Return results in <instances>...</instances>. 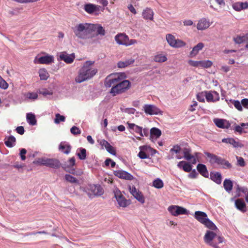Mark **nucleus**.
Segmentation results:
<instances>
[{
    "label": "nucleus",
    "mask_w": 248,
    "mask_h": 248,
    "mask_svg": "<svg viewBox=\"0 0 248 248\" xmlns=\"http://www.w3.org/2000/svg\"><path fill=\"white\" fill-rule=\"evenodd\" d=\"M213 121L216 125L220 128L228 129L231 126L229 121L225 119L216 118L214 119Z\"/></svg>",
    "instance_id": "2eb2a0df"
},
{
    "label": "nucleus",
    "mask_w": 248,
    "mask_h": 248,
    "mask_svg": "<svg viewBox=\"0 0 248 248\" xmlns=\"http://www.w3.org/2000/svg\"><path fill=\"white\" fill-rule=\"evenodd\" d=\"M205 91L199 93L197 94V100L201 102H204L205 99L204 97H205Z\"/></svg>",
    "instance_id": "09e8293b"
},
{
    "label": "nucleus",
    "mask_w": 248,
    "mask_h": 248,
    "mask_svg": "<svg viewBox=\"0 0 248 248\" xmlns=\"http://www.w3.org/2000/svg\"><path fill=\"white\" fill-rule=\"evenodd\" d=\"M70 132L74 135H79L81 133V131L79 128L76 126H73L71 128Z\"/></svg>",
    "instance_id": "6e6d98bb"
},
{
    "label": "nucleus",
    "mask_w": 248,
    "mask_h": 248,
    "mask_svg": "<svg viewBox=\"0 0 248 248\" xmlns=\"http://www.w3.org/2000/svg\"><path fill=\"white\" fill-rule=\"evenodd\" d=\"M75 58L74 53L68 54L66 52L63 51L61 52L58 60L63 61L66 63H71L73 62Z\"/></svg>",
    "instance_id": "f8f14e48"
},
{
    "label": "nucleus",
    "mask_w": 248,
    "mask_h": 248,
    "mask_svg": "<svg viewBox=\"0 0 248 248\" xmlns=\"http://www.w3.org/2000/svg\"><path fill=\"white\" fill-rule=\"evenodd\" d=\"M203 224L208 229L212 230L215 231L217 230V227L216 225L208 218L205 220V221L203 223Z\"/></svg>",
    "instance_id": "f704fd0d"
},
{
    "label": "nucleus",
    "mask_w": 248,
    "mask_h": 248,
    "mask_svg": "<svg viewBox=\"0 0 248 248\" xmlns=\"http://www.w3.org/2000/svg\"><path fill=\"white\" fill-rule=\"evenodd\" d=\"M205 98L208 102H215V99L214 98V93L212 91H205Z\"/></svg>",
    "instance_id": "79ce46f5"
},
{
    "label": "nucleus",
    "mask_w": 248,
    "mask_h": 248,
    "mask_svg": "<svg viewBox=\"0 0 248 248\" xmlns=\"http://www.w3.org/2000/svg\"><path fill=\"white\" fill-rule=\"evenodd\" d=\"M95 25V30L96 31V32L97 34L104 36L105 34V31L103 27L100 25Z\"/></svg>",
    "instance_id": "49530a36"
},
{
    "label": "nucleus",
    "mask_w": 248,
    "mask_h": 248,
    "mask_svg": "<svg viewBox=\"0 0 248 248\" xmlns=\"http://www.w3.org/2000/svg\"><path fill=\"white\" fill-rule=\"evenodd\" d=\"M204 154L208 158L210 159L209 162L211 164H217L220 156L206 151L204 152Z\"/></svg>",
    "instance_id": "b1692460"
},
{
    "label": "nucleus",
    "mask_w": 248,
    "mask_h": 248,
    "mask_svg": "<svg viewBox=\"0 0 248 248\" xmlns=\"http://www.w3.org/2000/svg\"><path fill=\"white\" fill-rule=\"evenodd\" d=\"M115 40L119 45L128 46V44H127V41H129L128 37L125 34L120 33L116 35L115 37Z\"/></svg>",
    "instance_id": "dca6fc26"
},
{
    "label": "nucleus",
    "mask_w": 248,
    "mask_h": 248,
    "mask_svg": "<svg viewBox=\"0 0 248 248\" xmlns=\"http://www.w3.org/2000/svg\"><path fill=\"white\" fill-rule=\"evenodd\" d=\"M232 8L236 11L248 8V2H237L233 4Z\"/></svg>",
    "instance_id": "a878e982"
},
{
    "label": "nucleus",
    "mask_w": 248,
    "mask_h": 248,
    "mask_svg": "<svg viewBox=\"0 0 248 248\" xmlns=\"http://www.w3.org/2000/svg\"><path fill=\"white\" fill-rule=\"evenodd\" d=\"M212 62L211 61H201L200 67L209 68L212 65Z\"/></svg>",
    "instance_id": "de8ad7c7"
},
{
    "label": "nucleus",
    "mask_w": 248,
    "mask_h": 248,
    "mask_svg": "<svg viewBox=\"0 0 248 248\" xmlns=\"http://www.w3.org/2000/svg\"><path fill=\"white\" fill-rule=\"evenodd\" d=\"M194 217L202 224L208 218L207 215L205 212L200 211L195 212Z\"/></svg>",
    "instance_id": "412c9836"
},
{
    "label": "nucleus",
    "mask_w": 248,
    "mask_h": 248,
    "mask_svg": "<svg viewBox=\"0 0 248 248\" xmlns=\"http://www.w3.org/2000/svg\"><path fill=\"white\" fill-rule=\"evenodd\" d=\"M84 9L89 14H94L97 16L100 13V11H103L104 8H102L99 5L89 3L84 5Z\"/></svg>",
    "instance_id": "0eeeda50"
},
{
    "label": "nucleus",
    "mask_w": 248,
    "mask_h": 248,
    "mask_svg": "<svg viewBox=\"0 0 248 248\" xmlns=\"http://www.w3.org/2000/svg\"><path fill=\"white\" fill-rule=\"evenodd\" d=\"M76 155L80 160H85L87 157L86 149L82 147L78 148L77 149Z\"/></svg>",
    "instance_id": "2f4dec72"
},
{
    "label": "nucleus",
    "mask_w": 248,
    "mask_h": 248,
    "mask_svg": "<svg viewBox=\"0 0 248 248\" xmlns=\"http://www.w3.org/2000/svg\"><path fill=\"white\" fill-rule=\"evenodd\" d=\"M39 76L41 80H46L49 77V75L45 69L42 68L39 71Z\"/></svg>",
    "instance_id": "72a5a7b5"
},
{
    "label": "nucleus",
    "mask_w": 248,
    "mask_h": 248,
    "mask_svg": "<svg viewBox=\"0 0 248 248\" xmlns=\"http://www.w3.org/2000/svg\"><path fill=\"white\" fill-rule=\"evenodd\" d=\"M75 161L74 157L69 158L67 161H64L62 163H61L60 161L57 159L38 158L33 161V163L43 165L53 169H58L62 167L66 172L72 174H77L75 169L73 168L75 165Z\"/></svg>",
    "instance_id": "f03ea898"
},
{
    "label": "nucleus",
    "mask_w": 248,
    "mask_h": 248,
    "mask_svg": "<svg viewBox=\"0 0 248 248\" xmlns=\"http://www.w3.org/2000/svg\"><path fill=\"white\" fill-rule=\"evenodd\" d=\"M88 195L90 198H93L95 196H100L104 193V190L99 184H93L89 185L87 189L83 190Z\"/></svg>",
    "instance_id": "39448f33"
},
{
    "label": "nucleus",
    "mask_w": 248,
    "mask_h": 248,
    "mask_svg": "<svg viewBox=\"0 0 248 248\" xmlns=\"http://www.w3.org/2000/svg\"><path fill=\"white\" fill-rule=\"evenodd\" d=\"M26 96L28 99L35 100L38 98V94L36 93L29 92L26 94Z\"/></svg>",
    "instance_id": "5fc2aeb1"
},
{
    "label": "nucleus",
    "mask_w": 248,
    "mask_h": 248,
    "mask_svg": "<svg viewBox=\"0 0 248 248\" xmlns=\"http://www.w3.org/2000/svg\"><path fill=\"white\" fill-rule=\"evenodd\" d=\"M114 196L120 206L125 207L129 204L128 201L125 198L119 190L117 189L114 191Z\"/></svg>",
    "instance_id": "1a4fd4ad"
},
{
    "label": "nucleus",
    "mask_w": 248,
    "mask_h": 248,
    "mask_svg": "<svg viewBox=\"0 0 248 248\" xmlns=\"http://www.w3.org/2000/svg\"><path fill=\"white\" fill-rule=\"evenodd\" d=\"M222 178V175L219 172L212 171L210 172V179L217 185L221 184Z\"/></svg>",
    "instance_id": "a211bd4d"
},
{
    "label": "nucleus",
    "mask_w": 248,
    "mask_h": 248,
    "mask_svg": "<svg viewBox=\"0 0 248 248\" xmlns=\"http://www.w3.org/2000/svg\"><path fill=\"white\" fill-rule=\"evenodd\" d=\"M177 212V216L180 215H188L189 213V211H188L186 209L178 205Z\"/></svg>",
    "instance_id": "a18cd8bd"
},
{
    "label": "nucleus",
    "mask_w": 248,
    "mask_h": 248,
    "mask_svg": "<svg viewBox=\"0 0 248 248\" xmlns=\"http://www.w3.org/2000/svg\"><path fill=\"white\" fill-rule=\"evenodd\" d=\"M223 187L227 192L230 193L232 189V181L230 179H225L223 182Z\"/></svg>",
    "instance_id": "c756f323"
},
{
    "label": "nucleus",
    "mask_w": 248,
    "mask_h": 248,
    "mask_svg": "<svg viewBox=\"0 0 248 248\" xmlns=\"http://www.w3.org/2000/svg\"><path fill=\"white\" fill-rule=\"evenodd\" d=\"M177 205H171L168 208V211L172 215L174 216H177Z\"/></svg>",
    "instance_id": "603ef678"
},
{
    "label": "nucleus",
    "mask_w": 248,
    "mask_h": 248,
    "mask_svg": "<svg viewBox=\"0 0 248 248\" xmlns=\"http://www.w3.org/2000/svg\"><path fill=\"white\" fill-rule=\"evenodd\" d=\"M243 38L244 37H242V36H237L233 38V40L236 44H240L245 42V40L243 39Z\"/></svg>",
    "instance_id": "e2e57ef3"
},
{
    "label": "nucleus",
    "mask_w": 248,
    "mask_h": 248,
    "mask_svg": "<svg viewBox=\"0 0 248 248\" xmlns=\"http://www.w3.org/2000/svg\"><path fill=\"white\" fill-rule=\"evenodd\" d=\"M54 61L53 56L46 55L40 57H36L34 60L35 63L49 64L53 62Z\"/></svg>",
    "instance_id": "9d476101"
},
{
    "label": "nucleus",
    "mask_w": 248,
    "mask_h": 248,
    "mask_svg": "<svg viewBox=\"0 0 248 248\" xmlns=\"http://www.w3.org/2000/svg\"><path fill=\"white\" fill-rule=\"evenodd\" d=\"M134 62V60L132 59H129L124 62L120 61L117 63V66L119 68H124Z\"/></svg>",
    "instance_id": "c9c22d12"
},
{
    "label": "nucleus",
    "mask_w": 248,
    "mask_h": 248,
    "mask_svg": "<svg viewBox=\"0 0 248 248\" xmlns=\"http://www.w3.org/2000/svg\"><path fill=\"white\" fill-rule=\"evenodd\" d=\"M182 169L186 172H189L191 170L192 165L185 161L184 165L182 166Z\"/></svg>",
    "instance_id": "864d4df0"
},
{
    "label": "nucleus",
    "mask_w": 248,
    "mask_h": 248,
    "mask_svg": "<svg viewBox=\"0 0 248 248\" xmlns=\"http://www.w3.org/2000/svg\"><path fill=\"white\" fill-rule=\"evenodd\" d=\"M235 206L238 210L243 213L247 211L246 204L244 201L242 199H238L235 200Z\"/></svg>",
    "instance_id": "5701e85b"
},
{
    "label": "nucleus",
    "mask_w": 248,
    "mask_h": 248,
    "mask_svg": "<svg viewBox=\"0 0 248 248\" xmlns=\"http://www.w3.org/2000/svg\"><path fill=\"white\" fill-rule=\"evenodd\" d=\"M130 191L131 194L138 201L141 203H144L145 200L143 194L139 190H137L134 186H133L132 188L130 187Z\"/></svg>",
    "instance_id": "4468645a"
},
{
    "label": "nucleus",
    "mask_w": 248,
    "mask_h": 248,
    "mask_svg": "<svg viewBox=\"0 0 248 248\" xmlns=\"http://www.w3.org/2000/svg\"><path fill=\"white\" fill-rule=\"evenodd\" d=\"M105 149L107 152L112 155H115L116 154L115 149L111 145H109L108 147H106Z\"/></svg>",
    "instance_id": "680f3d73"
},
{
    "label": "nucleus",
    "mask_w": 248,
    "mask_h": 248,
    "mask_svg": "<svg viewBox=\"0 0 248 248\" xmlns=\"http://www.w3.org/2000/svg\"><path fill=\"white\" fill-rule=\"evenodd\" d=\"M27 121L31 125H35L37 124V121L34 114L30 112L27 113Z\"/></svg>",
    "instance_id": "7c9ffc66"
},
{
    "label": "nucleus",
    "mask_w": 248,
    "mask_h": 248,
    "mask_svg": "<svg viewBox=\"0 0 248 248\" xmlns=\"http://www.w3.org/2000/svg\"><path fill=\"white\" fill-rule=\"evenodd\" d=\"M138 156L140 159H147L149 158L150 157L149 155L147 154L146 152L140 150L138 154Z\"/></svg>",
    "instance_id": "bf43d9fd"
},
{
    "label": "nucleus",
    "mask_w": 248,
    "mask_h": 248,
    "mask_svg": "<svg viewBox=\"0 0 248 248\" xmlns=\"http://www.w3.org/2000/svg\"><path fill=\"white\" fill-rule=\"evenodd\" d=\"M217 234L215 232L208 230L206 231L203 240L204 242L214 248H220L216 242Z\"/></svg>",
    "instance_id": "423d86ee"
},
{
    "label": "nucleus",
    "mask_w": 248,
    "mask_h": 248,
    "mask_svg": "<svg viewBox=\"0 0 248 248\" xmlns=\"http://www.w3.org/2000/svg\"><path fill=\"white\" fill-rule=\"evenodd\" d=\"M210 26L209 20L205 18H202L199 20L197 28L198 30H204L209 28Z\"/></svg>",
    "instance_id": "6ab92c4d"
},
{
    "label": "nucleus",
    "mask_w": 248,
    "mask_h": 248,
    "mask_svg": "<svg viewBox=\"0 0 248 248\" xmlns=\"http://www.w3.org/2000/svg\"><path fill=\"white\" fill-rule=\"evenodd\" d=\"M230 102L233 104L235 108L239 111L243 110V107H242L241 101L240 102L239 100H234L232 99L230 100Z\"/></svg>",
    "instance_id": "37998d69"
},
{
    "label": "nucleus",
    "mask_w": 248,
    "mask_h": 248,
    "mask_svg": "<svg viewBox=\"0 0 248 248\" xmlns=\"http://www.w3.org/2000/svg\"><path fill=\"white\" fill-rule=\"evenodd\" d=\"M125 73H114L109 74L105 79L104 84L106 88L111 87L109 93L113 96L122 94L131 87V82L125 79Z\"/></svg>",
    "instance_id": "f257e3e1"
},
{
    "label": "nucleus",
    "mask_w": 248,
    "mask_h": 248,
    "mask_svg": "<svg viewBox=\"0 0 248 248\" xmlns=\"http://www.w3.org/2000/svg\"><path fill=\"white\" fill-rule=\"evenodd\" d=\"M189 64L194 67H200L201 61H195L193 60H189L188 62Z\"/></svg>",
    "instance_id": "69168bd1"
},
{
    "label": "nucleus",
    "mask_w": 248,
    "mask_h": 248,
    "mask_svg": "<svg viewBox=\"0 0 248 248\" xmlns=\"http://www.w3.org/2000/svg\"><path fill=\"white\" fill-rule=\"evenodd\" d=\"M71 149L70 144L66 141L61 142L59 145V151L66 155H68L71 152Z\"/></svg>",
    "instance_id": "f3484780"
},
{
    "label": "nucleus",
    "mask_w": 248,
    "mask_h": 248,
    "mask_svg": "<svg viewBox=\"0 0 248 248\" xmlns=\"http://www.w3.org/2000/svg\"><path fill=\"white\" fill-rule=\"evenodd\" d=\"M113 174L115 176L119 178L127 180H132L133 179V176L128 172L123 170H114Z\"/></svg>",
    "instance_id": "ddd939ff"
},
{
    "label": "nucleus",
    "mask_w": 248,
    "mask_h": 248,
    "mask_svg": "<svg viewBox=\"0 0 248 248\" xmlns=\"http://www.w3.org/2000/svg\"><path fill=\"white\" fill-rule=\"evenodd\" d=\"M221 141L223 143H229L232 145L234 148H241L244 146V144L240 141L239 140L237 139V140H236L232 138L222 139Z\"/></svg>",
    "instance_id": "9b49d317"
},
{
    "label": "nucleus",
    "mask_w": 248,
    "mask_h": 248,
    "mask_svg": "<svg viewBox=\"0 0 248 248\" xmlns=\"http://www.w3.org/2000/svg\"><path fill=\"white\" fill-rule=\"evenodd\" d=\"M153 186L157 189H160L163 187L164 183L160 178H156L153 182Z\"/></svg>",
    "instance_id": "ea45409f"
},
{
    "label": "nucleus",
    "mask_w": 248,
    "mask_h": 248,
    "mask_svg": "<svg viewBox=\"0 0 248 248\" xmlns=\"http://www.w3.org/2000/svg\"><path fill=\"white\" fill-rule=\"evenodd\" d=\"M150 140L153 141V139L159 138L161 135V131L158 128L153 127L150 129Z\"/></svg>",
    "instance_id": "393cba45"
},
{
    "label": "nucleus",
    "mask_w": 248,
    "mask_h": 248,
    "mask_svg": "<svg viewBox=\"0 0 248 248\" xmlns=\"http://www.w3.org/2000/svg\"><path fill=\"white\" fill-rule=\"evenodd\" d=\"M236 158L237 159L236 165L241 167H244L246 166V163L243 157L236 156Z\"/></svg>",
    "instance_id": "8fccbe9b"
},
{
    "label": "nucleus",
    "mask_w": 248,
    "mask_h": 248,
    "mask_svg": "<svg viewBox=\"0 0 248 248\" xmlns=\"http://www.w3.org/2000/svg\"><path fill=\"white\" fill-rule=\"evenodd\" d=\"M233 130L235 132H237L240 134H241L243 133H246L240 125H235L233 128Z\"/></svg>",
    "instance_id": "13d9d810"
},
{
    "label": "nucleus",
    "mask_w": 248,
    "mask_h": 248,
    "mask_svg": "<svg viewBox=\"0 0 248 248\" xmlns=\"http://www.w3.org/2000/svg\"><path fill=\"white\" fill-rule=\"evenodd\" d=\"M95 25L93 24L80 23L72 28L75 35L78 38L85 39L89 34L95 30Z\"/></svg>",
    "instance_id": "20e7f679"
},
{
    "label": "nucleus",
    "mask_w": 248,
    "mask_h": 248,
    "mask_svg": "<svg viewBox=\"0 0 248 248\" xmlns=\"http://www.w3.org/2000/svg\"><path fill=\"white\" fill-rule=\"evenodd\" d=\"M64 178L67 182L72 184H79V181L75 177L71 175L70 174H66Z\"/></svg>",
    "instance_id": "58836bf2"
},
{
    "label": "nucleus",
    "mask_w": 248,
    "mask_h": 248,
    "mask_svg": "<svg viewBox=\"0 0 248 248\" xmlns=\"http://www.w3.org/2000/svg\"><path fill=\"white\" fill-rule=\"evenodd\" d=\"M94 61H87L83 66L80 69L78 75L76 77V82L80 83L92 78L97 72L96 68H92L91 66L94 63Z\"/></svg>",
    "instance_id": "7ed1b4c3"
},
{
    "label": "nucleus",
    "mask_w": 248,
    "mask_h": 248,
    "mask_svg": "<svg viewBox=\"0 0 248 248\" xmlns=\"http://www.w3.org/2000/svg\"><path fill=\"white\" fill-rule=\"evenodd\" d=\"M27 153V150L25 148H22L20 149L19 155L22 160H25L26 158V154Z\"/></svg>",
    "instance_id": "0e129e2a"
},
{
    "label": "nucleus",
    "mask_w": 248,
    "mask_h": 248,
    "mask_svg": "<svg viewBox=\"0 0 248 248\" xmlns=\"http://www.w3.org/2000/svg\"><path fill=\"white\" fill-rule=\"evenodd\" d=\"M128 128L132 130L135 133L139 134L140 136H142V128L139 125H137L133 123H127Z\"/></svg>",
    "instance_id": "bb28decb"
},
{
    "label": "nucleus",
    "mask_w": 248,
    "mask_h": 248,
    "mask_svg": "<svg viewBox=\"0 0 248 248\" xmlns=\"http://www.w3.org/2000/svg\"><path fill=\"white\" fill-rule=\"evenodd\" d=\"M8 87V83L0 76V88L5 90Z\"/></svg>",
    "instance_id": "4d7b16f0"
},
{
    "label": "nucleus",
    "mask_w": 248,
    "mask_h": 248,
    "mask_svg": "<svg viewBox=\"0 0 248 248\" xmlns=\"http://www.w3.org/2000/svg\"><path fill=\"white\" fill-rule=\"evenodd\" d=\"M166 39L169 45L170 46L173 47V44L175 43V41H176V39L174 35L169 33L166 35Z\"/></svg>",
    "instance_id": "4c0bfd02"
},
{
    "label": "nucleus",
    "mask_w": 248,
    "mask_h": 248,
    "mask_svg": "<svg viewBox=\"0 0 248 248\" xmlns=\"http://www.w3.org/2000/svg\"><path fill=\"white\" fill-rule=\"evenodd\" d=\"M242 107L248 109V98H244L241 100Z\"/></svg>",
    "instance_id": "774afa93"
},
{
    "label": "nucleus",
    "mask_w": 248,
    "mask_h": 248,
    "mask_svg": "<svg viewBox=\"0 0 248 248\" xmlns=\"http://www.w3.org/2000/svg\"><path fill=\"white\" fill-rule=\"evenodd\" d=\"M186 43L182 40L177 39H176L175 43H174L173 47L174 48H180L185 46Z\"/></svg>",
    "instance_id": "c03bdc74"
},
{
    "label": "nucleus",
    "mask_w": 248,
    "mask_h": 248,
    "mask_svg": "<svg viewBox=\"0 0 248 248\" xmlns=\"http://www.w3.org/2000/svg\"><path fill=\"white\" fill-rule=\"evenodd\" d=\"M16 142V138L12 135H11L7 138H5L4 140V143L5 145L9 148L13 147Z\"/></svg>",
    "instance_id": "cd10ccee"
},
{
    "label": "nucleus",
    "mask_w": 248,
    "mask_h": 248,
    "mask_svg": "<svg viewBox=\"0 0 248 248\" xmlns=\"http://www.w3.org/2000/svg\"><path fill=\"white\" fill-rule=\"evenodd\" d=\"M198 172L205 178L209 177V173L205 165L199 163L197 166Z\"/></svg>",
    "instance_id": "4be33fe9"
},
{
    "label": "nucleus",
    "mask_w": 248,
    "mask_h": 248,
    "mask_svg": "<svg viewBox=\"0 0 248 248\" xmlns=\"http://www.w3.org/2000/svg\"><path fill=\"white\" fill-rule=\"evenodd\" d=\"M190 171L191 172L188 174V177L191 178H196L198 175V173L196 171V170L191 169Z\"/></svg>",
    "instance_id": "338daca9"
},
{
    "label": "nucleus",
    "mask_w": 248,
    "mask_h": 248,
    "mask_svg": "<svg viewBox=\"0 0 248 248\" xmlns=\"http://www.w3.org/2000/svg\"><path fill=\"white\" fill-rule=\"evenodd\" d=\"M65 119V118L64 116L61 115L59 113H57L56 114L54 122L55 123L58 124H59L61 122H64Z\"/></svg>",
    "instance_id": "3c124183"
},
{
    "label": "nucleus",
    "mask_w": 248,
    "mask_h": 248,
    "mask_svg": "<svg viewBox=\"0 0 248 248\" xmlns=\"http://www.w3.org/2000/svg\"><path fill=\"white\" fill-rule=\"evenodd\" d=\"M143 109L146 114L150 115L162 114L160 109L154 105L146 104L143 106Z\"/></svg>",
    "instance_id": "6e6552de"
},
{
    "label": "nucleus",
    "mask_w": 248,
    "mask_h": 248,
    "mask_svg": "<svg viewBox=\"0 0 248 248\" xmlns=\"http://www.w3.org/2000/svg\"><path fill=\"white\" fill-rule=\"evenodd\" d=\"M181 147L178 145H175L173 146V148L170 149V152L175 153V154H178L181 151Z\"/></svg>",
    "instance_id": "052dcab7"
},
{
    "label": "nucleus",
    "mask_w": 248,
    "mask_h": 248,
    "mask_svg": "<svg viewBox=\"0 0 248 248\" xmlns=\"http://www.w3.org/2000/svg\"><path fill=\"white\" fill-rule=\"evenodd\" d=\"M204 46L203 43L202 42L199 43L196 46L193 47L192 51L190 52V55L191 56H196L199 53V51L203 48Z\"/></svg>",
    "instance_id": "473e14b6"
},
{
    "label": "nucleus",
    "mask_w": 248,
    "mask_h": 248,
    "mask_svg": "<svg viewBox=\"0 0 248 248\" xmlns=\"http://www.w3.org/2000/svg\"><path fill=\"white\" fill-rule=\"evenodd\" d=\"M217 165L219 166L221 168L224 170H231L232 168V165L231 163L221 157H220Z\"/></svg>",
    "instance_id": "aec40b11"
},
{
    "label": "nucleus",
    "mask_w": 248,
    "mask_h": 248,
    "mask_svg": "<svg viewBox=\"0 0 248 248\" xmlns=\"http://www.w3.org/2000/svg\"><path fill=\"white\" fill-rule=\"evenodd\" d=\"M191 152V150L189 148H185L184 149V156L186 160L189 161L193 158V155L190 154Z\"/></svg>",
    "instance_id": "e433bc0d"
},
{
    "label": "nucleus",
    "mask_w": 248,
    "mask_h": 248,
    "mask_svg": "<svg viewBox=\"0 0 248 248\" xmlns=\"http://www.w3.org/2000/svg\"><path fill=\"white\" fill-rule=\"evenodd\" d=\"M154 60L155 62H163L167 60V58L165 55L158 54L155 56Z\"/></svg>",
    "instance_id": "a19ab883"
},
{
    "label": "nucleus",
    "mask_w": 248,
    "mask_h": 248,
    "mask_svg": "<svg viewBox=\"0 0 248 248\" xmlns=\"http://www.w3.org/2000/svg\"><path fill=\"white\" fill-rule=\"evenodd\" d=\"M143 18L146 20H152L153 19L154 12L153 10L149 8H146L142 12Z\"/></svg>",
    "instance_id": "c85d7f7f"
}]
</instances>
